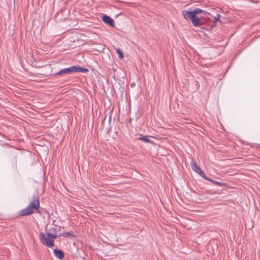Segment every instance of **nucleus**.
<instances>
[{
	"label": "nucleus",
	"mask_w": 260,
	"mask_h": 260,
	"mask_svg": "<svg viewBox=\"0 0 260 260\" xmlns=\"http://www.w3.org/2000/svg\"><path fill=\"white\" fill-rule=\"evenodd\" d=\"M57 238L56 232L51 234L48 232L41 233L39 238L41 243L48 247L52 248L54 246V240Z\"/></svg>",
	"instance_id": "1"
},
{
	"label": "nucleus",
	"mask_w": 260,
	"mask_h": 260,
	"mask_svg": "<svg viewBox=\"0 0 260 260\" xmlns=\"http://www.w3.org/2000/svg\"><path fill=\"white\" fill-rule=\"evenodd\" d=\"M31 202L24 209L21 210L19 212L20 216H26L31 214L34 212L35 210H37L40 207V202L39 198L36 196L32 197Z\"/></svg>",
	"instance_id": "2"
},
{
	"label": "nucleus",
	"mask_w": 260,
	"mask_h": 260,
	"mask_svg": "<svg viewBox=\"0 0 260 260\" xmlns=\"http://www.w3.org/2000/svg\"><path fill=\"white\" fill-rule=\"evenodd\" d=\"M74 69H75V66H72V67H70L68 68H64V69L60 70L59 72L55 73V75L57 76V75H61L63 74H67L74 73Z\"/></svg>",
	"instance_id": "3"
},
{
	"label": "nucleus",
	"mask_w": 260,
	"mask_h": 260,
	"mask_svg": "<svg viewBox=\"0 0 260 260\" xmlns=\"http://www.w3.org/2000/svg\"><path fill=\"white\" fill-rule=\"evenodd\" d=\"M190 165L191 168L193 171L199 174L201 177L202 176H204V172L202 170L201 168L194 162V161H191L190 162Z\"/></svg>",
	"instance_id": "4"
},
{
	"label": "nucleus",
	"mask_w": 260,
	"mask_h": 260,
	"mask_svg": "<svg viewBox=\"0 0 260 260\" xmlns=\"http://www.w3.org/2000/svg\"><path fill=\"white\" fill-rule=\"evenodd\" d=\"M103 21L110 25L112 27H114V22L113 19L107 15H104L103 17Z\"/></svg>",
	"instance_id": "5"
},
{
	"label": "nucleus",
	"mask_w": 260,
	"mask_h": 260,
	"mask_svg": "<svg viewBox=\"0 0 260 260\" xmlns=\"http://www.w3.org/2000/svg\"><path fill=\"white\" fill-rule=\"evenodd\" d=\"M182 15L183 17L187 20L191 19L193 18L194 17V14L193 13V11H183L182 12Z\"/></svg>",
	"instance_id": "6"
},
{
	"label": "nucleus",
	"mask_w": 260,
	"mask_h": 260,
	"mask_svg": "<svg viewBox=\"0 0 260 260\" xmlns=\"http://www.w3.org/2000/svg\"><path fill=\"white\" fill-rule=\"evenodd\" d=\"M54 255L59 259H62L64 257V253L60 250L54 249L53 250Z\"/></svg>",
	"instance_id": "7"
},
{
	"label": "nucleus",
	"mask_w": 260,
	"mask_h": 260,
	"mask_svg": "<svg viewBox=\"0 0 260 260\" xmlns=\"http://www.w3.org/2000/svg\"><path fill=\"white\" fill-rule=\"evenodd\" d=\"M192 23L195 26H200L202 24L201 19L198 17L197 16H194L191 20Z\"/></svg>",
	"instance_id": "8"
},
{
	"label": "nucleus",
	"mask_w": 260,
	"mask_h": 260,
	"mask_svg": "<svg viewBox=\"0 0 260 260\" xmlns=\"http://www.w3.org/2000/svg\"><path fill=\"white\" fill-rule=\"evenodd\" d=\"M75 68L74 71V72H81V73H85L88 71V70L84 68H81L80 66H75Z\"/></svg>",
	"instance_id": "9"
},
{
	"label": "nucleus",
	"mask_w": 260,
	"mask_h": 260,
	"mask_svg": "<svg viewBox=\"0 0 260 260\" xmlns=\"http://www.w3.org/2000/svg\"><path fill=\"white\" fill-rule=\"evenodd\" d=\"M192 11H193V14L194 16H197V15H198L199 14L205 13L204 11H203L200 9H199V8H197Z\"/></svg>",
	"instance_id": "10"
},
{
	"label": "nucleus",
	"mask_w": 260,
	"mask_h": 260,
	"mask_svg": "<svg viewBox=\"0 0 260 260\" xmlns=\"http://www.w3.org/2000/svg\"><path fill=\"white\" fill-rule=\"evenodd\" d=\"M60 236H63L66 238H67L69 237H75V236L73 234H72L71 233H70L69 232L63 233L61 234L59 236V237H60Z\"/></svg>",
	"instance_id": "11"
},
{
	"label": "nucleus",
	"mask_w": 260,
	"mask_h": 260,
	"mask_svg": "<svg viewBox=\"0 0 260 260\" xmlns=\"http://www.w3.org/2000/svg\"><path fill=\"white\" fill-rule=\"evenodd\" d=\"M139 139L145 142L149 143L150 142V139H148V136H142L141 137L139 138Z\"/></svg>",
	"instance_id": "12"
},
{
	"label": "nucleus",
	"mask_w": 260,
	"mask_h": 260,
	"mask_svg": "<svg viewBox=\"0 0 260 260\" xmlns=\"http://www.w3.org/2000/svg\"><path fill=\"white\" fill-rule=\"evenodd\" d=\"M116 52L118 54L119 58L120 59H122L124 57L123 53L121 51V50L119 49H116Z\"/></svg>",
	"instance_id": "13"
},
{
	"label": "nucleus",
	"mask_w": 260,
	"mask_h": 260,
	"mask_svg": "<svg viewBox=\"0 0 260 260\" xmlns=\"http://www.w3.org/2000/svg\"><path fill=\"white\" fill-rule=\"evenodd\" d=\"M213 183L216 185L219 186H222L224 185V184L222 182L216 181L215 180H214L213 181Z\"/></svg>",
	"instance_id": "14"
},
{
	"label": "nucleus",
	"mask_w": 260,
	"mask_h": 260,
	"mask_svg": "<svg viewBox=\"0 0 260 260\" xmlns=\"http://www.w3.org/2000/svg\"><path fill=\"white\" fill-rule=\"evenodd\" d=\"M220 17V15L219 14H217L216 16L214 17V22H216L219 20V18Z\"/></svg>",
	"instance_id": "15"
},
{
	"label": "nucleus",
	"mask_w": 260,
	"mask_h": 260,
	"mask_svg": "<svg viewBox=\"0 0 260 260\" xmlns=\"http://www.w3.org/2000/svg\"><path fill=\"white\" fill-rule=\"evenodd\" d=\"M202 178H203L204 179H205L207 180H208V181H209L211 182L212 183H213V181H214V180H212V179H210V178H208V177L206 176V175H205V173H204V176H202Z\"/></svg>",
	"instance_id": "16"
}]
</instances>
